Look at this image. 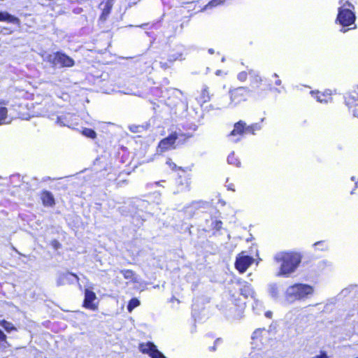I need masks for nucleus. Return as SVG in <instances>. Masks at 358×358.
<instances>
[{
    "label": "nucleus",
    "instance_id": "obj_19",
    "mask_svg": "<svg viewBox=\"0 0 358 358\" xmlns=\"http://www.w3.org/2000/svg\"><path fill=\"white\" fill-rule=\"evenodd\" d=\"M0 327L8 334H13V332L17 331V328L12 322L6 320H0Z\"/></svg>",
    "mask_w": 358,
    "mask_h": 358
},
{
    "label": "nucleus",
    "instance_id": "obj_9",
    "mask_svg": "<svg viewBox=\"0 0 358 358\" xmlns=\"http://www.w3.org/2000/svg\"><path fill=\"white\" fill-rule=\"evenodd\" d=\"M267 292L270 298L275 302L283 304V289L282 285L276 282H271L267 286Z\"/></svg>",
    "mask_w": 358,
    "mask_h": 358
},
{
    "label": "nucleus",
    "instance_id": "obj_44",
    "mask_svg": "<svg viewBox=\"0 0 358 358\" xmlns=\"http://www.w3.org/2000/svg\"><path fill=\"white\" fill-rule=\"evenodd\" d=\"M219 341H220V339H219V338H217V340H215V343H214V345H213V347H210V348H209V350H210V351H215V350H216L215 345H216V343H217Z\"/></svg>",
    "mask_w": 358,
    "mask_h": 358
},
{
    "label": "nucleus",
    "instance_id": "obj_5",
    "mask_svg": "<svg viewBox=\"0 0 358 358\" xmlns=\"http://www.w3.org/2000/svg\"><path fill=\"white\" fill-rule=\"evenodd\" d=\"M45 60L50 63L53 67L69 68L75 65L74 59L62 51L47 55Z\"/></svg>",
    "mask_w": 358,
    "mask_h": 358
},
{
    "label": "nucleus",
    "instance_id": "obj_48",
    "mask_svg": "<svg viewBox=\"0 0 358 358\" xmlns=\"http://www.w3.org/2000/svg\"><path fill=\"white\" fill-rule=\"evenodd\" d=\"M173 92L174 93H178V94H181V95L182 94V92L180 90H178V89H174Z\"/></svg>",
    "mask_w": 358,
    "mask_h": 358
},
{
    "label": "nucleus",
    "instance_id": "obj_15",
    "mask_svg": "<svg viewBox=\"0 0 358 358\" xmlns=\"http://www.w3.org/2000/svg\"><path fill=\"white\" fill-rule=\"evenodd\" d=\"M345 103L352 110L353 115L358 117V95L345 97Z\"/></svg>",
    "mask_w": 358,
    "mask_h": 358
},
{
    "label": "nucleus",
    "instance_id": "obj_40",
    "mask_svg": "<svg viewBox=\"0 0 358 358\" xmlns=\"http://www.w3.org/2000/svg\"><path fill=\"white\" fill-rule=\"evenodd\" d=\"M197 125L195 124H190L188 125L187 129H191L192 131H196L197 129Z\"/></svg>",
    "mask_w": 358,
    "mask_h": 358
},
{
    "label": "nucleus",
    "instance_id": "obj_20",
    "mask_svg": "<svg viewBox=\"0 0 358 358\" xmlns=\"http://www.w3.org/2000/svg\"><path fill=\"white\" fill-rule=\"evenodd\" d=\"M7 103L4 100H0V125L4 124L7 118L8 109L6 107Z\"/></svg>",
    "mask_w": 358,
    "mask_h": 358
},
{
    "label": "nucleus",
    "instance_id": "obj_30",
    "mask_svg": "<svg viewBox=\"0 0 358 358\" xmlns=\"http://www.w3.org/2000/svg\"><path fill=\"white\" fill-rule=\"evenodd\" d=\"M129 129L131 132L140 133V132H142L143 131L145 130V127L143 125L133 124L129 127Z\"/></svg>",
    "mask_w": 358,
    "mask_h": 358
},
{
    "label": "nucleus",
    "instance_id": "obj_61",
    "mask_svg": "<svg viewBox=\"0 0 358 358\" xmlns=\"http://www.w3.org/2000/svg\"><path fill=\"white\" fill-rule=\"evenodd\" d=\"M217 74H220V70H217Z\"/></svg>",
    "mask_w": 358,
    "mask_h": 358
},
{
    "label": "nucleus",
    "instance_id": "obj_28",
    "mask_svg": "<svg viewBox=\"0 0 358 358\" xmlns=\"http://www.w3.org/2000/svg\"><path fill=\"white\" fill-rule=\"evenodd\" d=\"M246 128L247 132L255 134V131L260 130L262 129V126L259 123H254L249 126L246 125Z\"/></svg>",
    "mask_w": 358,
    "mask_h": 358
},
{
    "label": "nucleus",
    "instance_id": "obj_37",
    "mask_svg": "<svg viewBox=\"0 0 358 358\" xmlns=\"http://www.w3.org/2000/svg\"><path fill=\"white\" fill-rule=\"evenodd\" d=\"M342 6H344V8H350V9H352V10L355 9L354 5L352 3H350V1H346L343 4Z\"/></svg>",
    "mask_w": 358,
    "mask_h": 358
},
{
    "label": "nucleus",
    "instance_id": "obj_58",
    "mask_svg": "<svg viewBox=\"0 0 358 358\" xmlns=\"http://www.w3.org/2000/svg\"><path fill=\"white\" fill-rule=\"evenodd\" d=\"M161 182H165V181H164V180H162V181L157 182H156V185H159V183H160Z\"/></svg>",
    "mask_w": 358,
    "mask_h": 358
},
{
    "label": "nucleus",
    "instance_id": "obj_29",
    "mask_svg": "<svg viewBox=\"0 0 358 358\" xmlns=\"http://www.w3.org/2000/svg\"><path fill=\"white\" fill-rule=\"evenodd\" d=\"M182 52H177L173 54H169L168 56V61L170 62H173L177 59H182Z\"/></svg>",
    "mask_w": 358,
    "mask_h": 358
},
{
    "label": "nucleus",
    "instance_id": "obj_51",
    "mask_svg": "<svg viewBox=\"0 0 358 358\" xmlns=\"http://www.w3.org/2000/svg\"><path fill=\"white\" fill-rule=\"evenodd\" d=\"M120 210H121V213H122V215H126V214H125L126 211H125L124 210H123V209H122V208H120Z\"/></svg>",
    "mask_w": 358,
    "mask_h": 358
},
{
    "label": "nucleus",
    "instance_id": "obj_2",
    "mask_svg": "<svg viewBox=\"0 0 358 358\" xmlns=\"http://www.w3.org/2000/svg\"><path fill=\"white\" fill-rule=\"evenodd\" d=\"M278 262H282L278 275L288 277L295 271L301 261V257L296 252H283L275 257Z\"/></svg>",
    "mask_w": 358,
    "mask_h": 358
},
{
    "label": "nucleus",
    "instance_id": "obj_18",
    "mask_svg": "<svg viewBox=\"0 0 358 358\" xmlns=\"http://www.w3.org/2000/svg\"><path fill=\"white\" fill-rule=\"evenodd\" d=\"M245 132H247L246 123L243 120H239L234 124V129L231 131L229 136L243 135Z\"/></svg>",
    "mask_w": 358,
    "mask_h": 358
},
{
    "label": "nucleus",
    "instance_id": "obj_16",
    "mask_svg": "<svg viewBox=\"0 0 358 358\" xmlns=\"http://www.w3.org/2000/svg\"><path fill=\"white\" fill-rule=\"evenodd\" d=\"M42 203L45 206H53L55 204L52 193L48 190H43L41 194Z\"/></svg>",
    "mask_w": 358,
    "mask_h": 358
},
{
    "label": "nucleus",
    "instance_id": "obj_12",
    "mask_svg": "<svg viewBox=\"0 0 358 358\" xmlns=\"http://www.w3.org/2000/svg\"><path fill=\"white\" fill-rule=\"evenodd\" d=\"M0 22L15 24L18 27H20L21 24V21L17 17L6 10H0Z\"/></svg>",
    "mask_w": 358,
    "mask_h": 358
},
{
    "label": "nucleus",
    "instance_id": "obj_21",
    "mask_svg": "<svg viewBox=\"0 0 358 358\" xmlns=\"http://www.w3.org/2000/svg\"><path fill=\"white\" fill-rule=\"evenodd\" d=\"M11 345L7 340V336L5 333L0 329V350L2 352H6V350L10 348Z\"/></svg>",
    "mask_w": 358,
    "mask_h": 358
},
{
    "label": "nucleus",
    "instance_id": "obj_32",
    "mask_svg": "<svg viewBox=\"0 0 358 358\" xmlns=\"http://www.w3.org/2000/svg\"><path fill=\"white\" fill-rule=\"evenodd\" d=\"M247 78H248V73L245 71H241L237 76L238 80L240 81H242V82L245 81L247 80Z\"/></svg>",
    "mask_w": 358,
    "mask_h": 358
},
{
    "label": "nucleus",
    "instance_id": "obj_34",
    "mask_svg": "<svg viewBox=\"0 0 358 358\" xmlns=\"http://www.w3.org/2000/svg\"><path fill=\"white\" fill-rule=\"evenodd\" d=\"M166 164L169 166V167L172 169V170H176L177 169H182L181 167H178L177 165L173 162L171 161V159H169L167 161H166Z\"/></svg>",
    "mask_w": 358,
    "mask_h": 358
},
{
    "label": "nucleus",
    "instance_id": "obj_7",
    "mask_svg": "<svg viewBox=\"0 0 358 358\" xmlns=\"http://www.w3.org/2000/svg\"><path fill=\"white\" fill-rule=\"evenodd\" d=\"M78 276L70 271H58L56 273V285L57 287L78 283Z\"/></svg>",
    "mask_w": 358,
    "mask_h": 358
},
{
    "label": "nucleus",
    "instance_id": "obj_56",
    "mask_svg": "<svg viewBox=\"0 0 358 358\" xmlns=\"http://www.w3.org/2000/svg\"><path fill=\"white\" fill-rule=\"evenodd\" d=\"M167 66V64L166 63H164L163 65L162 66V67H165Z\"/></svg>",
    "mask_w": 358,
    "mask_h": 358
},
{
    "label": "nucleus",
    "instance_id": "obj_46",
    "mask_svg": "<svg viewBox=\"0 0 358 358\" xmlns=\"http://www.w3.org/2000/svg\"><path fill=\"white\" fill-rule=\"evenodd\" d=\"M265 316H266V317H268V318H271V316H272V312H271V311H267V312H266V313H265Z\"/></svg>",
    "mask_w": 358,
    "mask_h": 358
},
{
    "label": "nucleus",
    "instance_id": "obj_42",
    "mask_svg": "<svg viewBox=\"0 0 358 358\" xmlns=\"http://www.w3.org/2000/svg\"><path fill=\"white\" fill-rule=\"evenodd\" d=\"M324 245V241H317L315 243H314L313 245L315 246V247H317V246L323 247Z\"/></svg>",
    "mask_w": 358,
    "mask_h": 358
},
{
    "label": "nucleus",
    "instance_id": "obj_50",
    "mask_svg": "<svg viewBox=\"0 0 358 358\" xmlns=\"http://www.w3.org/2000/svg\"><path fill=\"white\" fill-rule=\"evenodd\" d=\"M208 52L212 55L215 52V51L213 48H210L208 49Z\"/></svg>",
    "mask_w": 358,
    "mask_h": 358
},
{
    "label": "nucleus",
    "instance_id": "obj_45",
    "mask_svg": "<svg viewBox=\"0 0 358 358\" xmlns=\"http://www.w3.org/2000/svg\"><path fill=\"white\" fill-rule=\"evenodd\" d=\"M227 189H229V190H231V191H233V192H234V191H235L234 184H229V185L227 186Z\"/></svg>",
    "mask_w": 358,
    "mask_h": 358
},
{
    "label": "nucleus",
    "instance_id": "obj_35",
    "mask_svg": "<svg viewBox=\"0 0 358 358\" xmlns=\"http://www.w3.org/2000/svg\"><path fill=\"white\" fill-rule=\"evenodd\" d=\"M0 31H2L0 33V34H10L13 32V30H11L10 28L8 27H3L1 29H0Z\"/></svg>",
    "mask_w": 358,
    "mask_h": 358
},
{
    "label": "nucleus",
    "instance_id": "obj_55",
    "mask_svg": "<svg viewBox=\"0 0 358 358\" xmlns=\"http://www.w3.org/2000/svg\"><path fill=\"white\" fill-rule=\"evenodd\" d=\"M239 141H240V138H237V139L234 140V142L237 143Z\"/></svg>",
    "mask_w": 358,
    "mask_h": 358
},
{
    "label": "nucleus",
    "instance_id": "obj_59",
    "mask_svg": "<svg viewBox=\"0 0 358 358\" xmlns=\"http://www.w3.org/2000/svg\"><path fill=\"white\" fill-rule=\"evenodd\" d=\"M224 61H225V57H223L222 58V62H224Z\"/></svg>",
    "mask_w": 358,
    "mask_h": 358
},
{
    "label": "nucleus",
    "instance_id": "obj_39",
    "mask_svg": "<svg viewBox=\"0 0 358 358\" xmlns=\"http://www.w3.org/2000/svg\"><path fill=\"white\" fill-rule=\"evenodd\" d=\"M261 331H262V330L260 329H258L255 330L252 333V338L255 339V338H257L259 336V335L260 334Z\"/></svg>",
    "mask_w": 358,
    "mask_h": 358
},
{
    "label": "nucleus",
    "instance_id": "obj_49",
    "mask_svg": "<svg viewBox=\"0 0 358 358\" xmlns=\"http://www.w3.org/2000/svg\"><path fill=\"white\" fill-rule=\"evenodd\" d=\"M275 84L276 85H281V80L280 79H278L275 80Z\"/></svg>",
    "mask_w": 358,
    "mask_h": 358
},
{
    "label": "nucleus",
    "instance_id": "obj_1",
    "mask_svg": "<svg viewBox=\"0 0 358 358\" xmlns=\"http://www.w3.org/2000/svg\"><path fill=\"white\" fill-rule=\"evenodd\" d=\"M314 293L313 286L305 283H296L289 286L284 292L283 305H290L296 301H305Z\"/></svg>",
    "mask_w": 358,
    "mask_h": 358
},
{
    "label": "nucleus",
    "instance_id": "obj_26",
    "mask_svg": "<svg viewBox=\"0 0 358 358\" xmlns=\"http://www.w3.org/2000/svg\"><path fill=\"white\" fill-rule=\"evenodd\" d=\"M82 134L83 136L92 139H94L96 137V131L94 129L90 128L83 129Z\"/></svg>",
    "mask_w": 358,
    "mask_h": 358
},
{
    "label": "nucleus",
    "instance_id": "obj_36",
    "mask_svg": "<svg viewBox=\"0 0 358 358\" xmlns=\"http://www.w3.org/2000/svg\"><path fill=\"white\" fill-rule=\"evenodd\" d=\"M64 119L65 118L62 116H58L57 118V123L60 126H66V124L64 121Z\"/></svg>",
    "mask_w": 358,
    "mask_h": 358
},
{
    "label": "nucleus",
    "instance_id": "obj_60",
    "mask_svg": "<svg viewBox=\"0 0 358 358\" xmlns=\"http://www.w3.org/2000/svg\"><path fill=\"white\" fill-rule=\"evenodd\" d=\"M217 74H220V70H217Z\"/></svg>",
    "mask_w": 358,
    "mask_h": 358
},
{
    "label": "nucleus",
    "instance_id": "obj_47",
    "mask_svg": "<svg viewBox=\"0 0 358 358\" xmlns=\"http://www.w3.org/2000/svg\"><path fill=\"white\" fill-rule=\"evenodd\" d=\"M202 94H203V97H204V98H205V96H206V94H207V96H208V91H207V89H206H206H204V90H203ZM208 99H209V97H208Z\"/></svg>",
    "mask_w": 358,
    "mask_h": 358
},
{
    "label": "nucleus",
    "instance_id": "obj_57",
    "mask_svg": "<svg viewBox=\"0 0 358 358\" xmlns=\"http://www.w3.org/2000/svg\"><path fill=\"white\" fill-rule=\"evenodd\" d=\"M351 180H352V181H355V176H352V177L351 178Z\"/></svg>",
    "mask_w": 358,
    "mask_h": 358
},
{
    "label": "nucleus",
    "instance_id": "obj_53",
    "mask_svg": "<svg viewBox=\"0 0 358 358\" xmlns=\"http://www.w3.org/2000/svg\"><path fill=\"white\" fill-rule=\"evenodd\" d=\"M355 189H353L350 192V194H355Z\"/></svg>",
    "mask_w": 358,
    "mask_h": 358
},
{
    "label": "nucleus",
    "instance_id": "obj_11",
    "mask_svg": "<svg viewBox=\"0 0 358 358\" xmlns=\"http://www.w3.org/2000/svg\"><path fill=\"white\" fill-rule=\"evenodd\" d=\"M96 299V294L92 290L89 288L85 289L83 306L87 308L95 310L96 308V306L94 301Z\"/></svg>",
    "mask_w": 358,
    "mask_h": 358
},
{
    "label": "nucleus",
    "instance_id": "obj_62",
    "mask_svg": "<svg viewBox=\"0 0 358 358\" xmlns=\"http://www.w3.org/2000/svg\"><path fill=\"white\" fill-rule=\"evenodd\" d=\"M356 358H358V357H356Z\"/></svg>",
    "mask_w": 358,
    "mask_h": 358
},
{
    "label": "nucleus",
    "instance_id": "obj_22",
    "mask_svg": "<svg viewBox=\"0 0 358 358\" xmlns=\"http://www.w3.org/2000/svg\"><path fill=\"white\" fill-rule=\"evenodd\" d=\"M111 9H112V5L109 2H107L105 4L104 8L102 10V12H101V15L99 16V20L103 22H105L106 20L107 17H108L109 14L110 13Z\"/></svg>",
    "mask_w": 358,
    "mask_h": 358
},
{
    "label": "nucleus",
    "instance_id": "obj_23",
    "mask_svg": "<svg viewBox=\"0 0 358 358\" xmlns=\"http://www.w3.org/2000/svg\"><path fill=\"white\" fill-rule=\"evenodd\" d=\"M141 302L137 298H132L129 300L127 309L129 313H131L133 310L140 305Z\"/></svg>",
    "mask_w": 358,
    "mask_h": 358
},
{
    "label": "nucleus",
    "instance_id": "obj_10",
    "mask_svg": "<svg viewBox=\"0 0 358 358\" xmlns=\"http://www.w3.org/2000/svg\"><path fill=\"white\" fill-rule=\"evenodd\" d=\"M253 262L254 258L242 252L236 257L235 267L239 273H243Z\"/></svg>",
    "mask_w": 358,
    "mask_h": 358
},
{
    "label": "nucleus",
    "instance_id": "obj_3",
    "mask_svg": "<svg viewBox=\"0 0 358 358\" xmlns=\"http://www.w3.org/2000/svg\"><path fill=\"white\" fill-rule=\"evenodd\" d=\"M229 94L231 100L230 104L234 106L240 103L241 101H246L248 97L259 99L264 98L266 95L264 90H262L255 93L253 90L246 87H239L230 90Z\"/></svg>",
    "mask_w": 358,
    "mask_h": 358
},
{
    "label": "nucleus",
    "instance_id": "obj_38",
    "mask_svg": "<svg viewBox=\"0 0 358 358\" xmlns=\"http://www.w3.org/2000/svg\"><path fill=\"white\" fill-rule=\"evenodd\" d=\"M313 358H328V355L327 352L325 351H320V354L318 355H316L315 357Z\"/></svg>",
    "mask_w": 358,
    "mask_h": 358
},
{
    "label": "nucleus",
    "instance_id": "obj_4",
    "mask_svg": "<svg viewBox=\"0 0 358 358\" xmlns=\"http://www.w3.org/2000/svg\"><path fill=\"white\" fill-rule=\"evenodd\" d=\"M192 135L189 133H183L181 130L179 132L174 131L167 137L161 140L158 145V150L163 152L173 147L176 142L178 144L182 143L186 139L189 138Z\"/></svg>",
    "mask_w": 358,
    "mask_h": 358
},
{
    "label": "nucleus",
    "instance_id": "obj_41",
    "mask_svg": "<svg viewBox=\"0 0 358 358\" xmlns=\"http://www.w3.org/2000/svg\"><path fill=\"white\" fill-rule=\"evenodd\" d=\"M73 12L75 14H80L83 12V8H80V7H77V8L73 9Z\"/></svg>",
    "mask_w": 358,
    "mask_h": 358
},
{
    "label": "nucleus",
    "instance_id": "obj_43",
    "mask_svg": "<svg viewBox=\"0 0 358 358\" xmlns=\"http://www.w3.org/2000/svg\"><path fill=\"white\" fill-rule=\"evenodd\" d=\"M324 96V94H321V95L317 96V101L318 102H320V103L327 102L326 100L322 99L321 96Z\"/></svg>",
    "mask_w": 358,
    "mask_h": 358
},
{
    "label": "nucleus",
    "instance_id": "obj_6",
    "mask_svg": "<svg viewBox=\"0 0 358 358\" xmlns=\"http://www.w3.org/2000/svg\"><path fill=\"white\" fill-rule=\"evenodd\" d=\"M356 20L355 13L352 9L340 6L338 9V14L336 18V23L342 26L341 31L347 32L350 29H345L352 24H355Z\"/></svg>",
    "mask_w": 358,
    "mask_h": 358
},
{
    "label": "nucleus",
    "instance_id": "obj_24",
    "mask_svg": "<svg viewBox=\"0 0 358 358\" xmlns=\"http://www.w3.org/2000/svg\"><path fill=\"white\" fill-rule=\"evenodd\" d=\"M120 273L122 274L126 280L135 281V273L133 271L129 269H123L120 271Z\"/></svg>",
    "mask_w": 358,
    "mask_h": 358
},
{
    "label": "nucleus",
    "instance_id": "obj_31",
    "mask_svg": "<svg viewBox=\"0 0 358 358\" xmlns=\"http://www.w3.org/2000/svg\"><path fill=\"white\" fill-rule=\"evenodd\" d=\"M225 0H211L206 6V9L211 8L224 2Z\"/></svg>",
    "mask_w": 358,
    "mask_h": 358
},
{
    "label": "nucleus",
    "instance_id": "obj_54",
    "mask_svg": "<svg viewBox=\"0 0 358 358\" xmlns=\"http://www.w3.org/2000/svg\"><path fill=\"white\" fill-rule=\"evenodd\" d=\"M273 77L278 78V75L277 73H275L273 74Z\"/></svg>",
    "mask_w": 358,
    "mask_h": 358
},
{
    "label": "nucleus",
    "instance_id": "obj_27",
    "mask_svg": "<svg viewBox=\"0 0 358 358\" xmlns=\"http://www.w3.org/2000/svg\"><path fill=\"white\" fill-rule=\"evenodd\" d=\"M168 104L171 107L177 108L178 106H180L182 108H185L186 107V105L183 101H181L180 99H178L176 101L173 102L172 101L171 98L168 99Z\"/></svg>",
    "mask_w": 358,
    "mask_h": 358
},
{
    "label": "nucleus",
    "instance_id": "obj_14",
    "mask_svg": "<svg viewBox=\"0 0 358 358\" xmlns=\"http://www.w3.org/2000/svg\"><path fill=\"white\" fill-rule=\"evenodd\" d=\"M222 227V222L218 220L213 217H210V219L206 220L205 230L210 231L211 230L220 231Z\"/></svg>",
    "mask_w": 358,
    "mask_h": 358
},
{
    "label": "nucleus",
    "instance_id": "obj_25",
    "mask_svg": "<svg viewBox=\"0 0 358 358\" xmlns=\"http://www.w3.org/2000/svg\"><path fill=\"white\" fill-rule=\"evenodd\" d=\"M227 162L229 164L235 165L237 167L241 166V162L235 157L234 152H232L227 157Z\"/></svg>",
    "mask_w": 358,
    "mask_h": 358
},
{
    "label": "nucleus",
    "instance_id": "obj_33",
    "mask_svg": "<svg viewBox=\"0 0 358 358\" xmlns=\"http://www.w3.org/2000/svg\"><path fill=\"white\" fill-rule=\"evenodd\" d=\"M50 245L55 250H58L62 248V244L56 239L52 240Z\"/></svg>",
    "mask_w": 358,
    "mask_h": 358
},
{
    "label": "nucleus",
    "instance_id": "obj_13",
    "mask_svg": "<svg viewBox=\"0 0 358 358\" xmlns=\"http://www.w3.org/2000/svg\"><path fill=\"white\" fill-rule=\"evenodd\" d=\"M238 283L241 285L240 287V294L244 298L247 299L248 297H251L252 299H255V292L251 287L250 284L248 283L245 281L238 280Z\"/></svg>",
    "mask_w": 358,
    "mask_h": 358
},
{
    "label": "nucleus",
    "instance_id": "obj_8",
    "mask_svg": "<svg viewBox=\"0 0 358 358\" xmlns=\"http://www.w3.org/2000/svg\"><path fill=\"white\" fill-rule=\"evenodd\" d=\"M138 349L142 353L148 354L151 358H166V357L157 349V346L150 341L140 343Z\"/></svg>",
    "mask_w": 358,
    "mask_h": 358
},
{
    "label": "nucleus",
    "instance_id": "obj_52",
    "mask_svg": "<svg viewBox=\"0 0 358 358\" xmlns=\"http://www.w3.org/2000/svg\"><path fill=\"white\" fill-rule=\"evenodd\" d=\"M343 3H343V0H340V1H339V4H340L341 6H343Z\"/></svg>",
    "mask_w": 358,
    "mask_h": 358
},
{
    "label": "nucleus",
    "instance_id": "obj_17",
    "mask_svg": "<svg viewBox=\"0 0 358 358\" xmlns=\"http://www.w3.org/2000/svg\"><path fill=\"white\" fill-rule=\"evenodd\" d=\"M248 75L250 78V85L252 87L258 90L259 88V85L262 83V78L259 76V73L250 69L248 71Z\"/></svg>",
    "mask_w": 358,
    "mask_h": 358
}]
</instances>
